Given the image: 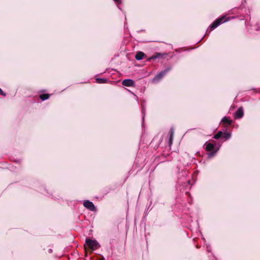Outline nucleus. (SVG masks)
<instances>
[{
	"instance_id": "f257e3e1",
	"label": "nucleus",
	"mask_w": 260,
	"mask_h": 260,
	"mask_svg": "<svg viewBox=\"0 0 260 260\" xmlns=\"http://www.w3.org/2000/svg\"><path fill=\"white\" fill-rule=\"evenodd\" d=\"M85 244L91 251L98 249L100 247V244L95 240H92L90 238L86 239Z\"/></svg>"
},
{
	"instance_id": "f03ea898",
	"label": "nucleus",
	"mask_w": 260,
	"mask_h": 260,
	"mask_svg": "<svg viewBox=\"0 0 260 260\" xmlns=\"http://www.w3.org/2000/svg\"><path fill=\"white\" fill-rule=\"evenodd\" d=\"M227 20L224 16L221 17L215 20L211 25L210 27L212 29L215 28L220 24L226 21Z\"/></svg>"
},
{
	"instance_id": "7ed1b4c3",
	"label": "nucleus",
	"mask_w": 260,
	"mask_h": 260,
	"mask_svg": "<svg viewBox=\"0 0 260 260\" xmlns=\"http://www.w3.org/2000/svg\"><path fill=\"white\" fill-rule=\"evenodd\" d=\"M83 205L90 211H94L95 210V207L93 203L88 200L85 201L83 203Z\"/></svg>"
},
{
	"instance_id": "20e7f679",
	"label": "nucleus",
	"mask_w": 260,
	"mask_h": 260,
	"mask_svg": "<svg viewBox=\"0 0 260 260\" xmlns=\"http://www.w3.org/2000/svg\"><path fill=\"white\" fill-rule=\"evenodd\" d=\"M122 85L127 87H133L135 86V82L132 79H126L122 81Z\"/></svg>"
},
{
	"instance_id": "39448f33",
	"label": "nucleus",
	"mask_w": 260,
	"mask_h": 260,
	"mask_svg": "<svg viewBox=\"0 0 260 260\" xmlns=\"http://www.w3.org/2000/svg\"><path fill=\"white\" fill-rule=\"evenodd\" d=\"M170 70V69H166L164 71L160 72L154 78L156 80H159L161 79Z\"/></svg>"
},
{
	"instance_id": "423d86ee",
	"label": "nucleus",
	"mask_w": 260,
	"mask_h": 260,
	"mask_svg": "<svg viewBox=\"0 0 260 260\" xmlns=\"http://www.w3.org/2000/svg\"><path fill=\"white\" fill-rule=\"evenodd\" d=\"M243 110L242 107L239 108L235 113V118L236 119H239L243 116Z\"/></svg>"
},
{
	"instance_id": "0eeeda50",
	"label": "nucleus",
	"mask_w": 260,
	"mask_h": 260,
	"mask_svg": "<svg viewBox=\"0 0 260 260\" xmlns=\"http://www.w3.org/2000/svg\"><path fill=\"white\" fill-rule=\"evenodd\" d=\"M215 145L211 143H208L206 144V150L207 151H212L214 148Z\"/></svg>"
},
{
	"instance_id": "6e6552de",
	"label": "nucleus",
	"mask_w": 260,
	"mask_h": 260,
	"mask_svg": "<svg viewBox=\"0 0 260 260\" xmlns=\"http://www.w3.org/2000/svg\"><path fill=\"white\" fill-rule=\"evenodd\" d=\"M145 56V54L141 51L138 52L135 56V58L138 60H142L144 56Z\"/></svg>"
},
{
	"instance_id": "1a4fd4ad",
	"label": "nucleus",
	"mask_w": 260,
	"mask_h": 260,
	"mask_svg": "<svg viewBox=\"0 0 260 260\" xmlns=\"http://www.w3.org/2000/svg\"><path fill=\"white\" fill-rule=\"evenodd\" d=\"M95 80H96V82L98 83H100V84H103V83H107L108 81V80L107 79L100 78H96Z\"/></svg>"
},
{
	"instance_id": "9d476101",
	"label": "nucleus",
	"mask_w": 260,
	"mask_h": 260,
	"mask_svg": "<svg viewBox=\"0 0 260 260\" xmlns=\"http://www.w3.org/2000/svg\"><path fill=\"white\" fill-rule=\"evenodd\" d=\"M222 121L223 123H227L229 125L231 124L232 123V121L229 118L226 117H224L222 118Z\"/></svg>"
},
{
	"instance_id": "9b49d317",
	"label": "nucleus",
	"mask_w": 260,
	"mask_h": 260,
	"mask_svg": "<svg viewBox=\"0 0 260 260\" xmlns=\"http://www.w3.org/2000/svg\"><path fill=\"white\" fill-rule=\"evenodd\" d=\"M49 98V94L47 93L42 94L40 95V98L42 100L44 101L48 99Z\"/></svg>"
},
{
	"instance_id": "f8f14e48",
	"label": "nucleus",
	"mask_w": 260,
	"mask_h": 260,
	"mask_svg": "<svg viewBox=\"0 0 260 260\" xmlns=\"http://www.w3.org/2000/svg\"><path fill=\"white\" fill-rule=\"evenodd\" d=\"M222 135H223V132H222L221 131H219L214 136V138L215 139H218L219 138H222Z\"/></svg>"
},
{
	"instance_id": "ddd939ff",
	"label": "nucleus",
	"mask_w": 260,
	"mask_h": 260,
	"mask_svg": "<svg viewBox=\"0 0 260 260\" xmlns=\"http://www.w3.org/2000/svg\"><path fill=\"white\" fill-rule=\"evenodd\" d=\"M231 137V134L229 133H223L222 138L225 140H228Z\"/></svg>"
},
{
	"instance_id": "4468645a",
	"label": "nucleus",
	"mask_w": 260,
	"mask_h": 260,
	"mask_svg": "<svg viewBox=\"0 0 260 260\" xmlns=\"http://www.w3.org/2000/svg\"><path fill=\"white\" fill-rule=\"evenodd\" d=\"M160 54L159 53H156L155 55H153L152 56H151L150 58V59H156L157 58H158L159 56H160Z\"/></svg>"
},
{
	"instance_id": "2eb2a0df",
	"label": "nucleus",
	"mask_w": 260,
	"mask_h": 260,
	"mask_svg": "<svg viewBox=\"0 0 260 260\" xmlns=\"http://www.w3.org/2000/svg\"><path fill=\"white\" fill-rule=\"evenodd\" d=\"M114 1L117 4H120L121 3V0H114Z\"/></svg>"
},
{
	"instance_id": "dca6fc26",
	"label": "nucleus",
	"mask_w": 260,
	"mask_h": 260,
	"mask_svg": "<svg viewBox=\"0 0 260 260\" xmlns=\"http://www.w3.org/2000/svg\"><path fill=\"white\" fill-rule=\"evenodd\" d=\"M0 94L3 96H6V93L1 89V91H0Z\"/></svg>"
},
{
	"instance_id": "f3484780",
	"label": "nucleus",
	"mask_w": 260,
	"mask_h": 260,
	"mask_svg": "<svg viewBox=\"0 0 260 260\" xmlns=\"http://www.w3.org/2000/svg\"><path fill=\"white\" fill-rule=\"evenodd\" d=\"M172 138H173L172 134H171V136L170 137V143H172Z\"/></svg>"
},
{
	"instance_id": "a211bd4d",
	"label": "nucleus",
	"mask_w": 260,
	"mask_h": 260,
	"mask_svg": "<svg viewBox=\"0 0 260 260\" xmlns=\"http://www.w3.org/2000/svg\"><path fill=\"white\" fill-rule=\"evenodd\" d=\"M98 260H105V258L103 256H102V257L99 258Z\"/></svg>"
},
{
	"instance_id": "6ab92c4d",
	"label": "nucleus",
	"mask_w": 260,
	"mask_h": 260,
	"mask_svg": "<svg viewBox=\"0 0 260 260\" xmlns=\"http://www.w3.org/2000/svg\"><path fill=\"white\" fill-rule=\"evenodd\" d=\"M0 91H1V89L0 88Z\"/></svg>"
}]
</instances>
